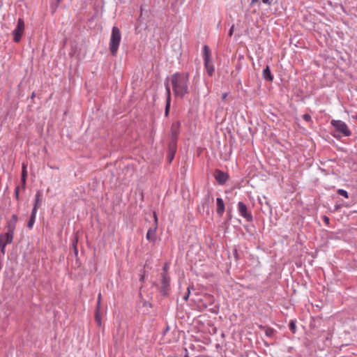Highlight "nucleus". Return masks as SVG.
Returning <instances> with one entry per match:
<instances>
[{
	"label": "nucleus",
	"mask_w": 357,
	"mask_h": 357,
	"mask_svg": "<svg viewBox=\"0 0 357 357\" xmlns=\"http://www.w3.org/2000/svg\"><path fill=\"white\" fill-rule=\"evenodd\" d=\"M169 77L173 93L175 97L183 98L190 93L189 89V73L176 72Z\"/></svg>",
	"instance_id": "obj_1"
},
{
	"label": "nucleus",
	"mask_w": 357,
	"mask_h": 357,
	"mask_svg": "<svg viewBox=\"0 0 357 357\" xmlns=\"http://www.w3.org/2000/svg\"><path fill=\"white\" fill-rule=\"evenodd\" d=\"M155 286L162 296L165 298L169 297L172 291L170 275H160L159 282Z\"/></svg>",
	"instance_id": "obj_2"
},
{
	"label": "nucleus",
	"mask_w": 357,
	"mask_h": 357,
	"mask_svg": "<svg viewBox=\"0 0 357 357\" xmlns=\"http://www.w3.org/2000/svg\"><path fill=\"white\" fill-rule=\"evenodd\" d=\"M121 40V33L120 29L114 26L112 27L109 40V48L112 56H116Z\"/></svg>",
	"instance_id": "obj_3"
},
{
	"label": "nucleus",
	"mask_w": 357,
	"mask_h": 357,
	"mask_svg": "<svg viewBox=\"0 0 357 357\" xmlns=\"http://www.w3.org/2000/svg\"><path fill=\"white\" fill-rule=\"evenodd\" d=\"M213 202V197L209 190H207L203 198L201 199L200 204L198 205L197 210L199 213L209 215L210 205Z\"/></svg>",
	"instance_id": "obj_4"
},
{
	"label": "nucleus",
	"mask_w": 357,
	"mask_h": 357,
	"mask_svg": "<svg viewBox=\"0 0 357 357\" xmlns=\"http://www.w3.org/2000/svg\"><path fill=\"white\" fill-rule=\"evenodd\" d=\"M211 59V51L208 45H205L203 47V60L204 67L206 69L207 74L208 76H213L215 72V67L210 63Z\"/></svg>",
	"instance_id": "obj_5"
},
{
	"label": "nucleus",
	"mask_w": 357,
	"mask_h": 357,
	"mask_svg": "<svg viewBox=\"0 0 357 357\" xmlns=\"http://www.w3.org/2000/svg\"><path fill=\"white\" fill-rule=\"evenodd\" d=\"M331 124L335 129V132L342 134V136L349 137L351 135V131L345 122L341 120H332Z\"/></svg>",
	"instance_id": "obj_6"
},
{
	"label": "nucleus",
	"mask_w": 357,
	"mask_h": 357,
	"mask_svg": "<svg viewBox=\"0 0 357 357\" xmlns=\"http://www.w3.org/2000/svg\"><path fill=\"white\" fill-rule=\"evenodd\" d=\"M24 29L25 25L24 20L21 17L18 18L16 27L12 31L15 43H19L21 40L22 36L24 32Z\"/></svg>",
	"instance_id": "obj_7"
},
{
	"label": "nucleus",
	"mask_w": 357,
	"mask_h": 357,
	"mask_svg": "<svg viewBox=\"0 0 357 357\" xmlns=\"http://www.w3.org/2000/svg\"><path fill=\"white\" fill-rule=\"evenodd\" d=\"M238 211L239 215L245 219L248 222L253 221V216L252 213L248 211L247 206L242 202L238 203Z\"/></svg>",
	"instance_id": "obj_8"
},
{
	"label": "nucleus",
	"mask_w": 357,
	"mask_h": 357,
	"mask_svg": "<svg viewBox=\"0 0 357 357\" xmlns=\"http://www.w3.org/2000/svg\"><path fill=\"white\" fill-rule=\"evenodd\" d=\"M181 123L180 121H176L172 123L171 126V136L170 141L177 142L178 139V135L180 134V128H181Z\"/></svg>",
	"instance_id": "obj_9"
},
{
	"label": "nucleus",
	"mask_w": 357,
	"mask_h": 357,
	"mask_svg": "<svg viewBox=\"0 0 357 357\" xmlns=\"http://www.w3.org/2000/svg\"><path fill=\"white\" fill-rule=\"evenodd\" d=\"M164 84L166 90V105L165 108V116H168L171 106V91L170 86L169 85L168 76L166 77Z\"/></svg>",
	"instance_id": "obj_10"
},
{
	"label": "nucleus",
	"mask_w": 357,
	"mask_h": 357,
	"mask_svg": "<svg viewBox=\"0 0 357 357\" xmlns=\"http://www.w3.org/2000/svg\"><path fill=\"white\" fill-rule=\"evenodd\" d=\"M213 176L217 183L220 185H225L229 178V175L227 172L218 169L215 170Z\"/></svg>",
	"instance_id": "obj_11"
},
{
	"label": "nucleus",
	"mask_w": 357,
	"mask_h": 357,
	"mask_svg": "<svg viewBox=\"0 0 357 357\" xmlns=\"http://www.w3.org/2000/svg\"><path fill=\"white\" fill-rule=\"evenodd\" d=\"M177 151V142H169L168 143L167 160L169 163H172L174 160L175 154Z\"/></svg>",
	"instance_id": "obj_12"
},
{
	"label": "nucleus",
	"mask_w": 357,
	"mask_h": 357,
	"mask_svg": "<svg viewBox=\"0 0 357 357\" xmlns=\"http://www.w3.org/2000/svg\"><path fill=\"white\" fill-rule=\"evenodd\" d=\"M18 221V216L13 214L9 221L7 222V231L15 234L16 225Z\"/></svg>",
	"instance_id": "obj_13"
},
{
	"label": "nucleus",
	"mask_w": 357,
	"mask_h": 357,
	"mask_svg": "<svg viewBox=\"0 0 357 357\" xmlns=\"http://www.w3.org/2000/svg\"><path fill=\"white\" fill-rule=\"evenodd\" d=\"M14 234L6 231L4 234H0V244L6 245L10 244L13 242Z\"/></svg>",
	"instance_id": "obj_14"
},
{
	"label": "nucleus",
	"mask_w": 357,
	"mask_h": 357,
	"mask_svg": "<svg viewBox=\"0 0 357 357\" xmlns=\"http://www.w3.org/2000/svg\"><path fill=\"white\" fill-rule=\"evenodd\" d=\"M158 228V225L154 224L153 227H151L148 229L146 238L150 242L155 243L156 241V230Z\"/></svg>",
	"instance_id": "obj_15"
},
{
	"label": "nucleus",
	"mask_w": 357,
	"mask_h": 357,
	"mask_svg": "<svg viewBox=\"0 0 357 357\" xmlns=\"http://www.w3.org/2000/svg\"><path fill=\"white\" fill-rule=\"evenodd\" d=\"M216 205H217V209H216L217 214L220 217H222L225 211V202H224L222 198H221V197L216 198Z\"/></svg>",
	"instance_id": "obj_16"
},
{
	"label": "nucleus",
	"mask_w": 357,
	"mask_h": 357,
	"mask_svg": "<svg viewBox=\"0 0 357 357\" xmlns=\"http://www.w3.org/2000/svg\"><path fill=\"white\" fill-rule=\"evenodd\" d=\"M262 77L264 80L268 82H273L274 79V76L271 73L270 67L268 65L266 66V68L262 71Z\"/></svg>",
	"instance_id": "obj_17"
},
{
	"label": "nucleus",
	"mask_w": 357,
	"mask_h": 357,
	"mask_svg": "<svg viewBox=\"0 0 357 357\" xmlns=\"http://www.w3.org/2000/svg\"><path fill=\"white\" fill-rule=\"evenodd\" d=\"M259 328L261 331H264L265 333V335L268 337H273L276 333L275 329H274L273 328L269 327V326L260 325Z\"/></svg>",
	"instance_id": "obj_18"
},
{
	"label": "nucleus",
	"mask_w": 357,
	"mask_h": 357,
	"mask_svg": "<svg viewBox=\"0 0 357 357\" xmlns=\"http://www.w3.org/2000/svg\"><path fill=\"white\" fill-rule=\"evenodd\" d=\"M142 309L144 314H149L151 312V309L152 308L153 305L152 303L147 301H142Z\"/></svg>",
	"instance_id": "obj_19"
},
{
	"label": "nucleus",
	"mask_w": 357,
	"mask_h": 357,
	"mask_svg": "<svg viewBox=\"0 0 357 357\" xmlns=\"http://www.w3.org/2000/svg\"><path fill=\"white\" fill-rule=\"evenodd\" d=\"M41 197H42V192L40 190L37 191L35 195L33 206H36L38 207L40 206V205L42 202Z\"/></svg>",
	"instance_id": "obj_20"
},
{
	"label": "nucleus",
	"mask_w": 357,
	"mask_h": 357,
	"mask_svg": "<svg viewBox=\"0 0 357 357\" xmlns=\"http://www.w3.org/2000/svg\"><path fill=\"white\" fill-rule=\"evenodd\" d=\"M100 296H101V294H99L98 298V306L99 305L100 302ZM95 319H96V321L97 322V324L99 326H100L101 325V319H100V314H99L98 308L97 309V311L96 312Z\"/></svg>",
	"instance_id": "obj_21"
},
{
	"label": "nucleus",
	"mask_w": 357,
	"mask_h": 357,
	"mask_svg": "<svg viewBox=\"0 0 357 357\" xmlns=\"http://www.w3.org/2000/svg\"><path fill=\"white\" fill-rule=\"evenodd\" d=\"M289 328L292 333L294 334L296 333V321L295 319L290 320L289 324Z\"/></svg>",
	"instance_id": "obj_22"
},
{
	"label": "nucleus",
	"mask_w": 357,
	"mask_h": 357,
	"mask_svg": "<svg viewBox=\"0 0 357 357\" xmlns=\"http://www.w3.org/2000/svg\"><path fill=\"white\" fill-rule=\"evenodd\" d=\"M35 222H36V217H33V216L30 215L29 220V221L27 222V225H26L27 228L29 229H32Z\"/></svg>",
	"instance_id": "obj_23"
},
{
	"label": "nucleus",
	"mask_w": 357,
	"mask_h": 357,
	"mask_svg": "<svg viewBox=\"0 0 357 357\" xmlns=\"http://www.w3.org/2000/svg\"><path fill=\"white\" fill-rule=\"evenodd\" d=\"M337 193L340 195V196H342L344 197V198H347L348 199L349 198V193L347 190H344V189H338L337 190Z\"/></svg>",
	"instance_id": "obj_24"
},
{
	"label": "nucleus",
	"mask_w": 357,
	"mask_h": 357,
	"mask_svg": "<svg viewBox=\"0 0 357 357\" xmlns=\"http://www.w3.org/2000/svg\"><path fill=\"white\" fill-rule=\"evenodd\" d=\"M27 165L24 162L22 165V174L21 176L27 177Z\"/></svg>",
	"instance_id": "obj_25"
},
{
	"label": "nucleus",
	"mask_w": 357,
	"mask_h": 357,
	"mask_svg": "<svg viewBox=\"0 0 357 357\" xmlns=\"http://www.w3.org/2000/svg\"><path fill=\"white\" fill-rule=\"evenodd\" d=\"M169 269V263L166 262L162 266V272L160 273V275H169L168 273Z\"/></svg>",
	"instance_id": "obj_26"
},
{
	"label": "nucleus",
	"mask_w": 357,
	"mask_h": 357,
	"mask_svg": "<svg viewBox=\"0 0 357 357\" xmlns=\"http://www.w3.org/2000/svg\"><path fill=\"white\" fill-rule=\"evenodd\" d=\"M145 274H146V271H145L144 268H143L140 270V275H139V279L140 282H144Z\"/></svg>",
	"instance_id": "obj_27"
},
{
	"label": "nucleus",
	"mask_w": 357,
	"mask_h": 357,
	"mask_svg": "<svg viewBox=\"0 0 357 357\" xmlns=\"http://www.w3.org/2000/svg\"><path fill=\"white\" fill-rule=\"evenodd\" d=\"M232 255L236 259V261H238L239 259V255L237 250V248L236 247H234L232 248Z\"/></svg>",
	"instance_id": "obj_28"
},
{
	"label": "nucleus",
	"mask_w": 357,
	"mask_h": 357,
	"mask_svg": "<svg viewBox=\"0 0 357 357\" xmlns=\"http://www.w3.org/2000/svg\"><path fill=\"white\" fill-rule=\"evenodd\" d=\"M19 193H20V186L17 185L15 188L14 194H15V198L17 201L19 200V198H20Z\"/></svg>",
	"instance_id": "obj_29"
},
{
	"label": "nucleus",
	"mask_w": 357,
	"mask_h": 357,
	"mask_svg": "<svg viewBox=\"0 0 357 357\" xmlns=\"http://www.w3.org/2000/svg\"><path fill=\"white\" fill-rule=\"evenodd\" d=\"M190 294V287L188 286L187 287V292H186V294L183 296V300L185 301H187L188 300Z\"/></svg>",
	"instance_id": "obj_30"
},
{
	"label": "nucleus",
	"mask_w": 357,
	"mask_h": 357,
	"mask_svg": "<svg viewBox=\"0 0 357 357\" xmlns=\"http://www.w3.org/2000/svg\"><path fill=\"white\" fill-rule=\"evenodd\" d=\"M38 208L39 207H38V206H33V208H32V210H31V216L36 218V214H37V211H38Z\"/></svg>",
	"instance_id": "obj_31"
},
{
	"label": "nucleus",
	"mask_w": 357,
	"mask_h": 357,
	"mask_svg": "<svg viewBox=\"0 0 357 357\" xmlns=\"http://www.w3.org/2000/svg\"><path fill=\"white\" fill-rule=\"evenodd\" d=\"M303 119L307 122L312 121V117L309 114H305L303 115Z\"/></svg>",
	"instance_id": "obj_32"
},
{
	"label": "nucleus",
	"mask_w": 357,
	"mask_h": 357,
	"mask_svg": "<svg viewBox=\"0 0 357 357\" xmlns=\"http://www.w3.org/2000/svg\"><path fill=\"white\" fill-rule=\"evenodd\" d=\"M26 178L27 177L21 176L22 188L23 190L26 188Z\"/></svg>",
	"instance_id": "obj_33"
},
{
	"label": "nucleus",
	"mask_w": 357,
	"mask_h": 357,
	"mask_svg": "<svg viewBox=\"0 0 357 357\" xmlns=\"http://www.w3.org/2000/svg\"><path fill=\"white\" fill-rule=\"evenodd\" d=\"M77 243H78L77 237L75 236L72 241V246H73V249H75V248H77Z\"/></svg>",
	"instance_id": "obj_34"
},
{
	"label": "nucleus",
	"mask_w": 357,
	"mask_h": 357,
	"mask_svg": "<svg viewBox=\"0 0 357 357\" xmlns=\"http://www.w3.org/2000/svg\"><path fill=\"white\" fill-rule=\"evenodd\" d=\"M322 219L324 222V223L328 226L329 227V225H330V219L327 216V215H323L322 216Z\"/></svg>",
	"instance_id": "obj_35"
},
{
	"label": "nucleus",
	"mask_w": 357,
	"mask_h": 357,
	"mask_svg": "<svg viewBox=\"0 0 357 357\" xmlns=\"http://www.w3.org/2000/svg\"><path fill=\"white\" fill-rule=\"evenodd\" d=\"M6 245L0 244L1 253L2 254L3 256L6 253Z\"/></svg>",
	"instance_id": "obj_36"
},
{
	"label": "nucleus",
	"mask_w": 357,
	"mask_h": 357,
	"mask_svg": "<svg viewBox=\"0 0 357 357\" xmlns=\"http://www.w3.org/2000/svg\"><path fill=\"white\" fill-rule=\"evenodd\" d=\"M262 3L267 5V6H271L272 2L271 0H261Z\"/></svg>",
	"instance_id": "obj_37"
},
{
	"label": "nucleus",
	"mask_w": 357,
	"mask_h": 357,
	"mask_svg": "<svg viewBox=\"0 0 357 357\" xmlns=\"http://www.w3.org/2000/svg\"><path fill=\"white\" fill-rule=\"evenodd\" d=\"M234 26L232 25L230 29H229V36H231L233 35V32H234Z\"/></svg>",
	"instance_id": "obj_38"
},
{
	"label": "nucleus",
	"mask_w": 357,
	"mask_h": 357,
	"mask_svg": "<svg viewBox=\"0 0 357 357\" xmlns=\"http://www.w3.org/2000/svg\"><path fill=\"white\" fill-rule=\"evenodd\" d=\"M154 224L158 225V217L155 212H153Z\"/></svg>",
	"instance_id": "obj_39"
},
{
	"label": "nucleus",
	"mask_w": 357,
	"mask_h": 357,
	"mask_svg": "<svg viewBox=\"0 0 357 357\" xmlns=\"http://www.w3.org/2000/svg\"><path fill=\"white\" fill-rule=\"evenodd\" d=\"M73 252H74L75 256L77 257L78 256V249H77V248H75V249H73Z\"/></svg>",
	"instance_id": "obj_40"
},
{
	"label": "nucleus",
	"mask_w": 357,
	"mask_h": 357,
	"mask_svg": "<svg viewBox=\"0 0 357 357\" xmlns=\"http://www.w3.org/2000/svg\"><path fill=\"white\" fill-rule=\"evenodd\" d=\"M236 69L238 71H240L241 70V65L240 63L236 64Z\"/></svg>",
	"instance_id": "obj_41"
},
{
	"label": "nucleus",
	"mask_w": 357,
	"mask_h": 357,
	"mask_svg": "<svg viewBox=\"0 0 357 357\" xmlns=\"http://www.w3.org/2000/svg\"><path fill=\"white\" fill-rule=\"evenodd\" d=\"M333 136L336 139H340L342 137V135H340V134H335V133L333 134Z\"/></svg>",
	"instance_id": "obj_42"
},
{
	"label": "nucleus",
	"mask_w": 357,
	"mask_h": 357,
	"mask_svg": "<svg viewBox=\"0 0 357 357\" xmlns=\"http://www.w3.org/2000/svg\"><path fill=\"white\" fill-rule=\"evenodd\" d=\"M35 96H36V93H35V92H33V93H31V96L30 98H31V99H33Z\"/></svg>",
	"instance_id": "obj_43"
},
{
	"label": "nucleus",
	"mask_w": 357,
	"mask_h": 357,
	"mask_svg": "<svg viewBox=\"0 0 357 357\" xmlns=\"http://www.w3.org/2000/svg\"><path fill=\"white\" fill-rule=\"evenodd\" d=\"M258 0H251V6H252L254 3H257Z\"/></svg>",
	"instance_id": "obj_44"
},
{
	"label": "nucleus",
	"mask_w": 357,
	"mask_h": 357,
	"mask_svg": "<svg viewBox=\"0 0 357 357\" xmlns=\"http://www.w3.org/2000/svg\"><path fill=\"white\" fill-rule=\"evenodd\" d=\"M339 208H340V205L336 204V205L335 206V211H337V210H338Z\"/></svg>",
	"instance_id": "obj_45"
},
{
	"label": "nucleus",
	"mask_w": 357,
	"mask_h": 357,
	"mask_svg": "<svg viewBox=\"0 0 357 357\" xmlns=\"http://www.w3.org/2000/svg\"><path fill=\"white\" fill-rule=\"evenodd\" d=\"M265 204H266V205H267V206H268L270 207V209L271 210V205H270V204H269V202H268L266 201V202H265Z\"/></svg>",
	"instance_id": "obj_46"
},
{
	"label": "nucleus",
	"mask_w": 357,
	"mask_h": 357,
	"mask_svg": "<svg viewBox=\"0 0 357 357\" xmlns=\"http://www.w3.org/2000/svg\"><path fill=\"white\" fill-rule=\"evenodd\" d=\"M143 13V8L142 6H140V17H142Z\"/></svg>",
	"instance_id": "obj_47"
},
{
	"label": "nucleus",
	"mask_w": 357,
	"mask_h": 357,
	"mask_svg": "<svg viewBox=\"0 0 357 357\" xmlns=\"http://www.w3.org/2000/svg\"><path fill=\"white\" fill-rule=\"evenodd\" d=\"M264 345L266 347H269L270 346V344H268L267 342H264Z\"/></svg>",
	"instance_id": "obj_48"
},
{
	"label": "nucleus",
	"mask_w": 357,
	"mask_h": 357,
	"mask_svg": "<svg viewBox=\"0 0 357 357\" xmlns=\"http://www.w3.org/2000/svg\"><path fill=\"white\" fill-rule=\"evenodd\" d=\"M185 351L186 354H185L184 357H189L188 354V350L185 349Z\"/></svg>",
	"instance_id": "obj_49"
},
{
	"label": "nucleus",
	"mask_w": 357,
	"mask_h": 357,
	"mask_svg": "<svg viewBox=\"0 0 357 357\" xmlns=\"http://www.w3.org/2000/svg\"><path fill=\"white\" fill-rule=\"evenodd\" d=\"M352 118L357 120V114L352 116Z\"/></svg>",
	"instance_id": "obj_50"
},
{
	"label": "nucleus",
	"mask_w": 357,
	"mask_h": 357,
	"mask_svg": "<svg viewBox=\"0 0 357 357\" xmlns=\"http://www.w3.org/2000/svg\"><path fill=\"white\" fill-rule=\"evenodd\" d=\"M226 96H227V93H224V94H223V96H222V98H226Z\"/></svg>",
	"instance_id": "obj_51"
},
{
	"label": "nucleus",
	"mask_w": 357,
	"mask_h": 357,
	"mask_svg": "<svg viewBox=\"0 0 357 357\" xmlns=\"http://www.w3.org/2000/svg\"><path fill=\"white\" fill-rule=\"evenodd\" d=\"M259 203L261 205H263V203H262L261 201H259Z\"/></svg>",
	"instance_id": "obj_52"
},
{
	"label": "nucleus",
	"mask_w": 357,
	"mask_h": 357,
	"mask_svg": "<svg viewBox=\"0 0 357 357\" xmlns=\"http://www.w3.org/2000/svg\"><path fill=\"white\" fill-rule=\"evenodd\" d=\"M259 203L261 205H263V203H262L261 201H259Z\"/></svg>",
	"instance_id": "obj_53"
},
{
	"label": "nucleus",
	"mask_w": 357,
	"mask_h": 357,
	"mask_svg": "<svg viewBox=\"0 0 357 357\" xmlns=\"http://www.w3.org/2000/svg\"><path fill=\"white\" fill-rule=\"evenodd\" d=\"M259 203L261 205H263V203H262L261 201H259Z\"/></svg>",
	"instance_id": "obj_54"
},
{
	"label": "nucleus",
	"mask_w": 357,
	"mask_h": 357,
	"mask_svg": "<svg viewBox=\"0 0 357 357\" xmlns=\"http://www.w3.org/2000/svg\"><path fill=\"white\" fill-rule=\"evenodd\" d=\"M259 203L261 205H263V203H262L261 201H259Z\"/></svg>",
	"instance_id": "obj_55"
},
{
	"label": "nucleus",
	"mask_w": 357,
	"mask_h": 357,
	"mask_svg": "<svg viewBox=\"0 0 357 357\" xmlns=\"http://www.w3.org/2000/svg\"><path fill=\"white\" fill-rule=\"evenodd\" d=\"M61 0H57V3H59Z\"/></svg>",
	"instance_id": "obj_56"
}]
</instances>
